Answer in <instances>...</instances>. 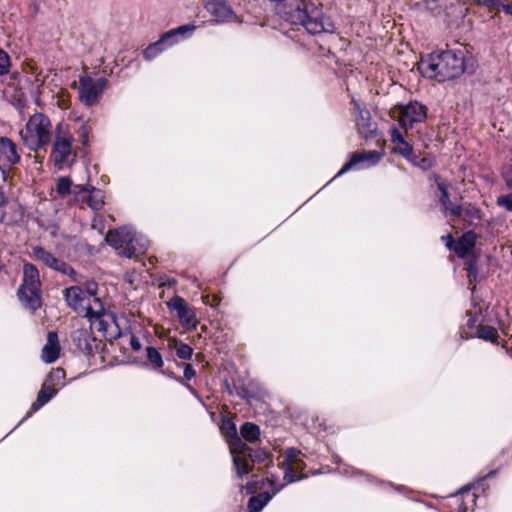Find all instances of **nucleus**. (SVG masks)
<instances>
[{
	"mask_svg": "<svg viewBox=\"0 0 512 512\" xmlns=\"http://www.w3.org/2000/svg\"><path fill=\"white\" fill-rule=\"evenodd\" d=\"M418 70L424 77L439 82L457 78L465 71V51L451 49L432 53L420 60Z\"/></svg>",
	"mask_w": 512,
	"mask_h": 512,
	"instance_id": "nucleus-1",
	"label": "nucleus"
},
{
	"mask_svg": "<svg viewBox=\"0 0 512 512\" xmlns=\"http://www.w3.org/2000/svg\"><path fill=\"white\" fill-rule=\"evenodd\" d=\"M287 20L302 25L310 34L333 33L335 26L314 3L292 0L286 7Z\"/></svg>",
	"mask_w": 512,
	"mask_h": 512,
	"instance_id": "nucleus-2",
	"label": "nucleus"
},
{
	"mask_svg": "<svg viewBox=\"0 0 512 512\" xmlns=\"http://www.w3.org/2000/svg\"><path fill=\"white\" fill-rule=\"evenodd\" d=\"M23 144L33 152L46 148L52 141L54 127L50 118L43 113H35L20 130Z\"/></svg>",
	"mask_w": 512,
	"mask_h": 512,
	"instance_id": "nucleus-3",
	"label": "nucleus"
},
{
	"mask_svg": "<svg viewBox=\"0 0 512 512\" xmlns=\"http://www.w3.org/2000/svg\"><path fill=\"white\" fill-rule=\"evenodd\" d=\"M51 143L50 160L54 166L59 170L70 166L77 156V149L68 124L58 122L55 125Z\"/></svg>",
	"mask_w": 512,
	"mask_h": 512,
	"instance_id": "nucleus-4",
	"label": "nucleus"
},
{
	"mask_svg": "<svg viewBox=\"0 0 512 512\" xmlns=\"http://www.w3.org/2000/svg\"><path fill=\"white\" fill-rule=\"evenodd\" d=\"M20 301L32 311L41 305V281L39 270L29 262L23 265V280L18 290Z\"/></svg>",
	"mask_w": 512,
	"mask_h": 512,
	"instance_id": "nucleus-5",
	"label": "nucleus"
},
{
	"mask_svg": "<svg viewBox=\"0 0 512 512\" xmlns=\"http://www.w3.org/2000/svg\"><path fill=\"white\" fill-rule=\"evenodd\" d=\"M196 29L195 25L187 24L171 29L161 35L158 41L150 44L144 51V58L152 60L161 52L177 44L180 38L191 34Z\"/></svg>",
	"mask_w": 512,
	"mask_h": 512,
	"instance_id": "nucleus-6",
	"label": "nucleus"
},
{
	"mask_svg": "<svg viewBox=\"0 0 512 512\" xmlns=\"http://www.w3.org/2000/svg\"><path fill=\"white\" fill-rule=\"evenodd\" d=\"M107 85L108 80L105 77L94 80L88 75L80 76L78 91L81 103L85 106L96 104Z\"/></svg>",
	"mask_w": 512,
	"mask_h": 512,
	"instance_id": "nucleus-7",
	"label": "nucleus"
},
{
	"mask_svg": "<svg viewBox=\"0 0 512 512\" xmlns=\"http://www.w3.org/2000/svg\"><path fill=\"white\" fill-rule=\"evenodd\" d=\"M31 250V256L35 260L42 262L45 266L54 271L69 276L73 282H80L76 271L63 259L56 257L40 246H32Z\"/></svg>",
	"mask_w": 512,
	"mask_h": 512,
	"instance_id": "nucleus-8",
	"label": "nucleus"
},
{
	"mask_svg": "<svg viewBox=\"0 0 512 512\" xmlns=\"http://www.w3.org/2000/svg\"><path fill=\"white\" fill-rule=\"evenodd\" d=\"M427 109L418 102L397 106L394 113H398V122L401 128L407 131L415 123L422 122L426 118Z\"/></svg>",
	"mask_w": 512,
	"mask_h": 512,
	"instance_id": "nucleus-9",
	"label": "nucleus"
},
{
	"mask_svg": "<svg viewBox=\"0 0 512 512\" xmlns=\"http://www.w3.org/2000/svg\"><path fill=\"white\" fill-rule=\"evenodd\" d=\"M168 307L171 311L176 312L179 321L185 328L188 330L196 328L198 322L195 313L183 298L178 296L173 297L168 302Z\"/></svg>",
	"mask_w": 512,
	"mask_h": 512,
	"instance_id": "nucleus-10",
	"label": "nucleus"
},
{
	"mask_svg": "<svg viewBox=\"0 0 512 512\" xmlns=\"http://www.w3.org/2000/svg\"><path fill=\"white\" fill-rule=\"evenodd\" d=\"M90 329H95L96 331L103 334V336L107 339H116L121 335L118 324L115 320V317L111 313H105L96 318H92L89 320Z\"/></svg>",
	"mask_w": 512,
	"mask_h": 512,
	"instance_id": "nucleus-11",
	"label": "nucleus"
},
{
	"mask_svg": "<svg viewBox=\"0 0 512 512\" xmlns=\"http://www.w3.org/2000/svg\"><path fill=\"white\" fill-rule=\"evenodd\" d=\"M20 160L17 145L8 137H0V169L2 171L9 169Z\"/></svg>",
	"mask_w": 512,
	"mask_h": 512,
	"instance_id": "nucleus-12",
	"label": "nucleus"
},
{
	"mask_svg": "<svg viewBox=\"0 0 512 512\" xmlns=\"http://www.w3.org/2000/svg\"><path fill=\"white\" fill-rule=\"evenodd\" d=\"M71 339L76 348L84 354L90 355L97 348L96 338L93 337L89 329L81 328L75 330L71 335Z\"/></svg>",
	"mask_w": 512,
	"mask_h": 512,
	"instance_id": "nucleus-13",
	"label": "nucleus"
},
{
	"mask_svg": "<svg viewBox=\"0 0 512 512\" xmlns=\"http://www.w3.org/2000/svg\"><path fill=\"white\" fill-rule=\"evenodd\" d=\"M451 217L462 219L468 225L482 218V211L471 203L457 205L451 209Z\"/></svg>",
	"mask_w": 512,
	"mask_h": 512,
	"instance_id": "nucleus-14",
	"label": "nucleus"
},
{
	"mask_svg": "<svg viewBox=\"0 0 512 512\" xmlns=\"http://www.w3.org/2000/svg\"><path fill=\"white\" fill-rule=\"evenodd\" d=\"M60 350L61 347L57 333L55 331L48 332L47 342L42 348L41 359L45 363H53L59 358Z\"/></svg>",
	"mask_w": 512,
	"mask_h": 512,
	"instance_id": "nucleus-15",
	"label": "nucleus"
},
{
	"mask_svg": "<svg viewBox=\"0 0 512 512\" xmlns=\"http://www.w3.org/2000/svg\"><path fill=\"white\" fill-rule=\"evenodd\" d=\"M353 112L355 114V122L358 130L361 133L372 132L371 129V115L370 112L361 106V104L356 100L352 99Z\"/></svg>",
	"mask_w": 512,
	"mask_h": 512,
	"instance_id": "nucleus-16",
	"label": "nucleus"
},
{
	"mask_svg": "<svg viewBox=\"0 0 512 512\" xmlns=\"http://www.w3.org/2000/svg\"><path fill=\"white\" fill-rule=\"evenodd\" d=\"M205 9L216 21H227L232 17V10L223 0H206Z\"/></svg>",
	"mask_w": 512,
	"mask_h": 512,
	"instance_id": "nucleus-17",
	"label": "nucleus"
},
{
	"mask_svg": "<svg viewBox=\"0 0 512 512\" xmlns=\"http://www.w3.org/2000/svg\"><path fill=\"white\" fill-rule=\"evenodd\" d=\"M390 134L391 142L394 144V151L401 154L407 160H412L413 148L405 140L404 135L399 131V129L396 127L391 128Z\"/></svg>",
	"mask_w": 512,
	"mask_h": 512,
	"instance_id": "nucleus-18",
	"label": "nucleus"
},
{
	"mask_svg": "<svg viewBox=\"0 0 512 512\" xmlns=\"http://www.w3.org/2000/svg\"><path fill=\"white\" fill-rule=\"evenodd\" d=\"M64 297L67 304L75 311L84 308L87 300L85 291L79 286H72L64 290Z\"/></svg>",
	"mask_w": 512,
	"mask_h": 512,
	"instance_id": "nucleus-19",
	"label": "nucleus"
},
{
	"mask_svg": "<svg viewBox=\"0 0 512 512\" xmlns=\"http://www.w3.org/2000/svg\"><path fill=\"white\" fill-rule=\"evenodd\" d=\"M379 159H380V154L376 151L354 153L352 155L351 159L339 171L338 175H341L344 172L350 170L352 167H354L358 163L368 161L371 164H375L379 161Z\"/></svg>",
	"mask_w": 512,
	"mask_h": 512,
	"instance_id": "nucleus-20",
	"label": "nucleus"
},
{
	"mask_svg": "<svg viewBox=\"0 0 512 512\" xmlns=\"http://www.w3.org/2000/svg\"><path fill=\"white\" fill-rule=\"evenodd\" d=\"M476 234L473 231L465 232L453 246L458 257H465L475 246Z\"/></svg>",
	"mask_w": 512,
	"mask_h": 512,
	"instance_id": "nucleus-21",
	"label": "nucleus"
},
{
	"mask_svg": "<svg viewBox=\"0 0 512 512\" xmlns=\"http://www.w3.org/2000/svg\"><path fill=\"white\" fill-rule=\"evenodd\" d=\"M130 232L131 230L128 228L109 231L105 237V240L110 246H113L121 252L124 244L130 239Z\"/></svg>",
	"mask_w": 512,
	"mask_h": 512,
	"instance_id": "nucleus-22",
	"label": "nucleus"
},
{
	"mask_svg": "<svg viewBox=\"0 0 512 512\" xmlns=\"http://www.w3.org/2000/svg\"><path fill=\"white\" fill-rule=\"evenodd\" d=\"M146 250V246L144 243H140L139 239L136 237L135 233L131 230L130 239L124 244V247L120 254L127 258H132L139 254L144 253Z\"/></svg>",
	"mask_w": 512,
	"mask_h": 512,
	"instance_id": "nucleus-23",
	"label": "nucleus"
},
{
	"mask_svg": "<svg viewBox=\"0 0 512 512\" xmlns=\"http://www.w3.org/2000/svg\"><path fill=\"white\" fill-rule=\"evenodd\" d=\"M435 181L437 184V188L440 192L439 202L442 206V210L446 216H451V209L456 207L457 204H453L450 201L449 192H448V188L450 185L447 184L446 182L442 181L439 177H436Z\"/></svg>",
	"mask_w": 512,
	"mask_h": 512,
	"instance_id": "nucleus-24",
	"label": "nucleus"
},
{
	"mask_svg": "<svg viewBox=\"0 0 512 512\" xmlns=\"http://www.w3.org/2000/svg\"><path fill=\"white\" fill-rule=\"evenodd\" d=\"M57 393V389L51 384L44 382L38 393L36 401L32 404L31 410L36 411L52 399Z\"/></svg>",
	"mask_w": 512,
	"mask_h": 512,
	"instance_id": "nucleus-25",
	"label": "nucleus"
},
{
	"mask_svg": "<svg viewBox=\"0 0 512 512\" xmlns=\"http://www.w3.org/2000/svg\"><path fill=\"white\" fill-rule=\"evenodd\" d=\"M87 300L89 302L85 303L84 308H82V310L85 311V317H87L88 320H91L92 318H96L97 316L107 313L99 298L94 297L92 301H90V299Z\"/></svg>",
	"mask_w": 512,
	"mask_h": 512,
	"instance_id": "nucleus-26",
	"label": "nucleus"
},
{
	"mask_svg": "<svg viewBox=\"0 0 512 512\" xmlns=\"http://www.w3.org/2000/svg\"><path fill=\"white\" fill-rule=\"evenodd\" d=\"M89 192V195L83 198V201H85L91 209L95 211L100 210L104 205L103 192L95 188H91Z\"/></svg>",
	"mask_w": 512,
	"mask_h": 512,
	"instance_id": "nucleus-27",
	"label": "nucleus"
},
{
	"mask_svg": "<svg viewBox=\"0 0 512 512\" xmlns=\"http://www.w3.org/2000/svg\"><path fill=\"white\" fill-rule=\"evenodd\" d=\"M146 357L149 364L152 366L154 370H161L164 366V361L160 352L154 347L146 348Z\"/></svg>",
	"mask_w": 512,
	"mask_h": 512,
	"instance_id": "nucleus-28",
	"label": "nucleus"
},
{
	"mask_svg": "<svg viewBox=\"0 0 512 512\" xmlns=\"http://www.w3.org/2000/svg\"><path fill=\"white\" fill-rule=\"evenodd\" d=\"M242 437L248 442H255L260 435V429L257 425L246 422L240 428Z\"/></svg>",
	"mask_w": 512,
	"mask_h": 512,
	"instance_id": "nucleus-29",
	"label": "nucleus"
},
{
	"mask_svg": "<svg viewBox=\"0 0 512 512\" xmlns=\"http://www.w3.org/2000/svg\"><path fill=\"white\" fill-rule=\"evenodd\" d=\"M170 348L176 349V355L183 360L190 359L193 354V349L184 343H178L176 339H169L168 341Z\"/></svg>",
	"mask_w": 512,
	"mask_h": 512,
	"instance_id": "nucleus-30",
	"label": "nucleus"
},
{
	"mask_svg": "<svg viewBox=\"0 0 512 512\" xmlns=\"http://www.w3.org/2000/svg\"><path fill=\"white\" fill-rule=\"evenodd\" d=\"M477 337L486 341L495 342L498 339V331L493 326L482 325L477 329Z\"/></svg>",
	"mask_w": 512,
	"mask_h": 512,
	"instance_id": "nucleus-31",
	"label": "nucleus"
},
{
	"mask_svg": "<svg viewBox=\"0 0 512 512\" xmlns=\"http://www.w3.org/2000/svg\"><path fill=\"white\" fill-rule=\"evenodd\" d=\"M304 463L301 459H298L294 465H288L285 470V476L284 478L287 479V482L291 483L294 482L301 477H298L296 473L298 471H301L304 468Z\"/></svg>",
	"mask_w": 512,
	"mask_h": 512,
	"instance_id": "nucleus-32",
	"label": "nucleus"
},
{
	"mask_svg": "<svg viewBox=\"0 0 512 512\" xmlns=\"http://www.w3.org/2000/svg\"><path fill=\"white\" fill-rule=\"evenodd\" d=\"M77 121L80 122V126L76 131L78 139L83 146H87L89 143V134L91 132V128L87 121H83L81 118H77Z\"/></svg>",
	"mask_w": 512,
	"mask_h": 512,
	"instance_id": "nucleus-33",
	"label": "nucleus"
},
{
	"mask_svg": "<svg viewBox=\"0 0 512 512\" xmlns=\"http://www.w3.org/2000/svg\"><path fill=\"white\" fill-rule=\"evenodd\" d=\"M234 465L237 471V474L242 477L243 475H246L251 470V464L250 462L243 456L237 455L233 459Z\"/></svg>",
	"mask_w": 512,
	"mask_h": 512,
	"instance_id": "nucleus-34",
	"label": "nucleus"
},
{
	"mask_svg": "<svg viewBox=\"0 0 512 512\" xmlns=\"http://www.w3.org/2000/svg\"><path fill=\"white\" fill-rule=\"evenodd\" d=\"M72 181L68 177H60L57 181L56 190L59 195L66 196L71 193Z\"/></svg>",
	"mask_w": 512,
	"mask_h": 512,
	"instance_id": "nucleus-35",
	"label": "nucleus"
},
{
	"mask_svg": "<svg viewBox=\"0 0 512 512\" xmlns=\"http://www.w3.org/2000/svg\"><path fill=\"white\" fill-rule=\"evenodd\" d=\"M64 378L65 371L62 368H55L49 373L45 382L51 384L52 386H55L58 384H63L62 381L64 380Z\"/></svg>",
	"mask_w": 512,
	"mask_h": 512,
	"instance_id": "nucleus-36",
	"label": "nucleus"
},
{
	"mask_svg": "<svg viewBox=\"0 0 512 512\" xmlns=\"http://www.w3.org/2000/svg\"><path fill=\"white\" fill-rule=\"evenodd\" d=\"M9 203L4 193L0 191V223H10L13 222L14 219L7 216V208Z\"/></svg>",
	"mask_w": 512,
	"mask_h": 512,
	"instance_id": "nucleus-37",
	"label": "nucleus"
},
{
	"mask_svg": "<svg viewBox=\"0 0 512 512\" xmlns=\"http://www.w3.org/2000/svg\"><path fill=\"white\" fill-rule=\"evenodd\" d=\"M11 59L7 52L0 48V76L10 72Z\"/></svg>",
	"mask_w": 512,
	"mask_h": 512,
	"instance_id": "nucleus-38",
	"label": "nucleus"
},
{
	"mask_svg": "<svg viewBox=\"0 0 512 512\" xmlns=\"http://www.w3.org/2000/svg\"><path fill=\"white\" fill-rule=\"evenodd\" d=\"M300 455V451L294 448H290L285 451L283 454V464L285 465H294L296 461H298Z\"/></svg>",
	"mask_w": 512,
	"mask_h": 512,
	"instance_id": "nucleus-39",
	"label": "nucleus"
},
{
	"mask_svg": "<svg viewBox=\"0 0 512 512\" xmlns=\"http://www.w3.org/2000/svg\"><path fill=\"white\" fill-rule=\"evenodd\" d=\"M268 499L263 501L259 496H254L249 499L248 508L250 512H260Z\"/></svg>",
	"mask_w": 512,
	"mask_h": 512,
	"instance_id": "nucleus-40",
	"label": "nucleus"
},
{
	"mask_svg": "<svg viewBox=\"0 0 512 512\" xmlns=\"http://www.w3.org/2000/svg\"><path fill=\"white\" fill-rule=\"evenodd\" d=\"M497 204L512 212V192L498 197Z\"/></svg>",
	"mask_w": 512,
	"mask_h": 512,
	"instance_id": "nucleus-41",
	"label": "nucleus"
},
{
	"mask_svg": "<svg viewBox=\"0 0 512 512\" xmlns=\"http://www.w3.org/2000/svg\"><path fill=\"white\" fill-rule=\"evenodd\" d=\"M413 164H415L416 166H419L420 168L426 170L428 168L431 167V160L426 158V157H423L421 159H418V157H415L413 155L412 157V160H410Z\"/></svg>",
	"mask_w": 512,
	"mask_h": 512,
	"instance_id": "nucleus-42",
	"label": "nucleus"
},
{
	"mask_svg": "<svg viewBox=\"0 0 512 512\" xmlns=\"http://www.w3.org/2000/svg\"><path fill=\"white\" fill-rule=\"evenodd\" d=\"M83 290L86 293V298L90 299V297H94L97 294V283L89 281L85 284V289Z\"/></svg>",
	"mask_w": 512,
	"mask_h": 512,
	"instance_id": "nucleus-43",
	"label": "nucleus"
},
{
	"mask_svg": "<svg viewBox=\"0 0 512 512\" xmlns=\"http://www.w3.org/2000/svg\"><path fill=\"white\" fill-rule=\"evenodd\" d=\"M478 4L489 7L500 9L501 2L498 0H475Z\"/></svg>",
	"mask_w": 512,
	"mask_h": 512,
	"instance_id": "nucleus-44",
	"label": "nucleus"
},
{
	"mask_svg": "<svg viewBox=\"0 0 512 512\" xmlns=\"http://www.w3.org/2000/svg\"><path fill=\"white\" fill-rule=\"evenodd\" d=\"M184 378L187 380L192 379L195 376V370L190 364H186L184 367Z\"/></svg>",
	"mask_w": 512,
	"mask_h": 512,
	"instance_id": "nucleus-45",
	"label": "nucleus"
},
{
	"mask_svg": "<svg viewBox=\"0 0 512 512\" xmlns=\"http://www.w3.org/2000/svg\"><path fill=\"white\" fill-rule=\"evenodd\" d=\"M467 271H468V278H469V281L471 282L472 279H476V274H477V269L475 267V265L473 263H469L468 267H467Z\"/></svg>",
	"mask_w": 512,
	"mask_h": 512,
	"instance_id": "nucleus-46",
	"label": "nucleus"
},
{
	"mask_svg": "<svg viewBox=\"0 0 512 512\" xmlns=\"http://www.w3.org/2000/svg\"><path fill=\"white\" fill-rule=\"evenodd\" d=\"M130 346L134 351H139L142 347L140 340L135 336L131 337Z\"/></svg>",
	"mask_w": 512,
	"mask_h": 512,
	"instance_id": "nucleus-47",
	"label": "nucleus"
},
{
	"mask_svg": "<svg viewBox=\"0 0 512 512\" xmlns=\"http://www.w3.org/2000/svg\"><path fill=\"white\" fill-rule=\"evenodd\" d=\"M500 9L507 15L512 17V0L508 3H501Z\"/></svg>",
	"mask_w": 512,
	"mask_h": 512,
	"instance_id": "nucleus-48",
	"label": "nucleus"
},
{
	"mask_svg": "<svg viewBox=\"0 0 512 512\" xmlns=\"http://www.w3.org/2000/svg\"><path fill=\"white\" fill-rule=\"evenodd\" d=\"M504 178L508 186L512 187V165L504 172Z\"/></svg>",
	"mask_w": 512,
	"mask_h": 512,
	"instance_id": "nucleus-49",
	"label": "nucleus"
},
{
	"mask_svg": "<svg viewBox=\"0 0 512 512\" xmlns=\"http://www.w3.org/2000/svg\"><path fill=\"white\" fill-rule=\"evenodd\" d=\"M442 240H444L446 242V246L449 248V249H452L453 246L455 245L454 243V240H453V237L451 234H448V235H445V236H442L441 237Z\"/></svg>",
	"mask_w": 512,
	"mask_h": 512,
	"instance_id": "nucleus-50",
	"label": "nucleus"
},
{
	"mask_svg": "<svg viewBox=\"0 0 512 512\" xmlns=\"http://www.w3.org/2000/svg\"><path fill=\"white\" fill-rule=\"evenodd\" d=\"M89 187L88 186H85V185H75L73 186V188L71 189V192H73L74 194H78L82 191H88L89 192Z\"/></svg>",
	"mask_w": 512,
	"mask_h": 512,
	"instance_id": "nucleus-51",
	"label": "nucleus"
},
{
	"mask_svg": "<svg viewBox=\"0 0 512 512\" xmlns=\"http://www.w3.org/2000/svg\"><path fill=\"white\" fill-rule=\"evenodd\" d=\"M474 322H475V321H474L473 319H469V320H468V322H467V325H468L469 327H472V326L474 325Z\"/></svg>",
	"mask_w": 512,
	"mask_h": 512,
	"instance_id": "nucleus-52",
	"label": "nucleus"
}]
</instances>
